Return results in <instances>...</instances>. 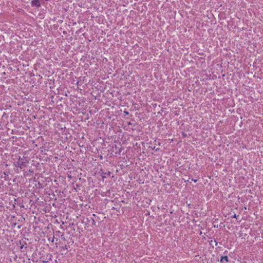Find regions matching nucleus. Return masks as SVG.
I'll return each instance as SVG.
<instances>
[{
	"label": "nucleus",
	"mask_w": 263,
	"mask_h": 263,
	"mask_svg": "<svg viewBox=\"0 0 263 263\" xmlns=\"http://www.w3.org/2000/svg\"><path fill=\"white\" fill-rule=\"evenodd\" d=\"M31 4L32 6H35L36 7H40L41 6L39 0H32Z\"/></svg>",
	"instance_id": "1"
},
{
	"label": "nucleus",
	"mask_w": 263,
	"mask_h": 263,
	"mask_svg": "<svg viewBox=\"0 0 263 263\" xmlns=\"http://www.w3.org/2000/svg\"><path fill=\"white\" fill-rule=\"evenodd\" d=\"M224 261H225L226 262H227L228 261V258L227 256L221 257L220 261L223 262Z\"/></svg>",
	"instance_id": "2"
},
{
	"label": "nucleus",
	"mask_w": 263,
	"mask_h": 263,
	"mask_svg": "<svg viewBox=\"0 0 263 263\" xmlns=\"http://www.w3.org/2000/svg\"><path fill=\"white\" fill-rule=\"evenodd\" d=\"M23 165V162H22V161L21 162V161H18L16 162V166H17L20 168H22Z\"/></svg>",
	"instance_id": "3"
},
{
	"label": "nucleus",
	"mask_w": 263,
	"mask_h": 263,
	"mask_svg": "<svg viewBox=\"0 0 263 263\" xmlns=\"http://www.w3.org/2000/svg\"><path fill=\"white\" fill-rule=\"evenodd\" d=\"M192 181L195 183L197 182V180L195 179H192Z\"/></svg>",
	"instance_id": "4"
},
{
	"label": "nucleus",
	"mask_w": 263,
	"mask_h": 263,
	"mask_svg": "<svg viewBox=\"0 0 263 263\" xmlns=\"http://www.w3.org/2000/svg\"><path fill=\"white\" fill-rule=\"evenodd\" d=\"M43 263H50L48 261H43Z\"/></svg>",
	"instance_id": "5"
},
{
	"label": "nucleus",
	"mask_w": 263,
	"mask_h": 263,
	"mask_svg": "<svg viewBox=\"0 0 263 263\" xmlns=\"http://www.w3.org/2000/svg\"><path fill=\"white\" fill-rule=\"evenodd\" d=\"M214 242L215 243V245H217V242L216 241V240L214 241Z\"/></svg>",
	"instance_id": "6"
},
{
	"label": "nucleus",
	"mask_w": 263,
	"mask_h": 263,
	"mask_svg": "<svg viewBox=\"0 0 263 263\" xmlns=\"http://www.w3.org/2000/svg\"><path fill=\"white\" fill-rule=\"evenodd\" d=\"M234 217H236V214L234 215Z\"/></svg>",
	"instance_id": "7"
}]
</instances>
